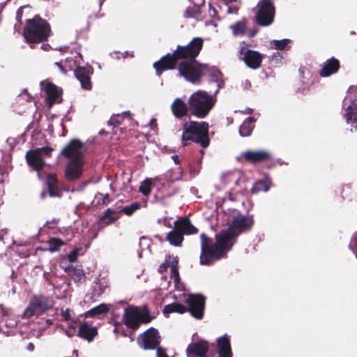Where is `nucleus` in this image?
Wrapping results in <instances>:
<instances>
[{
    "instance_id": "f257e3e1",
    "label": "nucleus",
    "mask_w": 357,
    "mask_h": 357,
    "mask_svg": "<svg viewBox=\"0 0 357 357\" xmlns=\"http://www.w3.org/2000/svg\"><path fill=\"white\" fill-rule=\"evenodd\" d=\"M254 225L252 215H238L235 217L231 225L221 230L215 235V242L205 233L200 234L201 265L210 266L213 261L220 260L227 256L236 242V238L243 232L249 231Z\"/></svg>"
},
{
    "instance_id": "aec40b11",
    "label": "nucleus",
    "mask_w": 357,
    "mask_h": 357,
    "mask_svg": "<svg viewBox=\"0 0 357 357\" xmlns=\"http://www.w3.org/2000/svg\"><path fill=\"white\" fill-rule=\"evenodd\" d=\"M242 48L240 51L241 54H243V60L245 65L252 69H257L261 67V62L264 59L263 55L257 51L252 50H245Z\"/></svg>"
},
{
    "instance_id": "a211bd4d",
    "label": "nucleus",
    "mask_w": 357,
    "mask_h": 357,
    "mask_svg": "<svg viewBox=\"0 0 357 357\" xmlns=\"http://www.w3.org/2000/svg\"><path fill=\"white\" fill-rule=\"evenodd\" d=\"M123 320L126 326L133 331L140 326L139 308L135 306H128L125 309Z\"/></svg>"
},
{
    "instance_id": "e433bc0d",
    "label": "nucleus",
    "mask_w": 357,
    "mask_h": 357,
    "mask_svg": "<svg viewBox=\"0 0 357 357\" xmlns=\"http://www.w3.org/2000/svg\"><path fill=\"white\" fill-rule=\"evenodd\" d=\"M49 251L51 252H54L60 250L62 245L65 244V243L60 238H51L49 241Z\"/></svg>"
},
{
    "instance_id": "1a4fd4ad",
    "label": "nucleus",
    "mask_w": 357,
    "mask_h": 357,
    "mask_svg": "<svg viewBox=\"0 0 357 357\" xmlns=\"http://www.w3.org/2000/svg\"><path fill=\"white\" fill-rule=\"evenodd\" d=\"M53 307V301L51 298L43 295L34 296L31 300L28 307L25 309L23 317L30 318L35 315L51 309Z\"/></svg>"
},
{
    "instance_id": "ea45409f",
    "label": "nucleus",
    "mask_w": 357,
    "mask_h": 357,
    "mask_svg": "<svg viewBox=\"0 0 357 357\" xmlns=\"http://www.w3.org/2000/svg\"><path fill=\"white\" fill-rule=\"evenodd\" d=\"M151 181L149 178L145 179L143 182H142L139 186V192H142L144 195L148 196L151 191Z\"/></svg>"
},
{
    "instance_id": "4d7b16f0",
    "label": "nucleus",
    "mask_w": 357,
    "mask_h": 357,
    "mask_svg": "<svg viewBox=\"0 0 357 357\" xmlns=\"http://www.w3.org/2000/svg\"><path fill=\"white\" fill-rule=\"evenodd\" d=\"M72 330H68L66 331V333L68 337H72L73 335V333L71 332Z\"/></svg>"
},
{
    "instance_id": "4c0bfd02",
    "label": "nucleus",
    "mask_w": 357,
    "mask_h": 357,
    "mask_svg": "<svg viewBox=\"0 0 357 357\" xmlns=\"http://www.w3.org/2000/svg\"><path fill=\"white\" fill-rule=\"evenodd\" d=\"M140 208V204L138 202L132 203L130 206H124L119 213H123L126 215H132L137 210Z\"/></svg>"
},
{
    "instance_id": "5fc2aeb1",
    "label": "nucleus",
    "mask_w": 357,
    "mask_h": 357,
    "mask_svg": "<svg viewBox=\"0 0 357 357\" xmlns=\"http://www.w3.org/2000/svg\"><path fill=\"white\" fill-rule=\"evenodd\" d=\"M257 31H258L257 29H253V30L250 31V37L255 36L257 34Z\"/></svg>"
},
{
    "instance_id": "c03bdc74",
    "label": "nucleus",
    "mask_w": 357,
    "mask_h": 357,
    "mask_svg": "<svg viewBox=\"0 0 357 357\" xmlns=\"http://www.w3.org/2000/svg\"><path fill=\"white\" fill-rule=\"evenodd\" d=\"M172 259V256L169 255H167L165 256V260L163 263H162L158 268V272L160 273H163L167 270V268L169 266V262Z\"/></svg>"
},
{
    "instance_id": "f8f14e48",
    "label": "nucleus",
    "mask_w": 357,
    "mask_h": 357,
    "mask_svg": "<svg viewBox=\"0 0 357 357\" xmlns=\"http://www.w3.org/2000/svg\"><path fill=\"white\" fill-rule=\"evenodd\" d=\"M84 144L79 139H72L61 150L60 155L70 160H84Z\"/></svg>"
},
{
    "instance_id": "79ce46f5",
    "label": "nucleus",
    "mask_w": 357,
    "mask_h": 357,
    "mask_svg": "<svg viewBox=\"0 0 357 357\" xmlns=\"http://www.w3.org/2000/svg\"><path fill=\"white\" fill-rule=\"evenodd\" d=\"M200 13L199 8L197 7H188L184 13V17L187 18L195 17Z\"/></svg>"
},
{
    "instance_id": "864d4df0",
    "label": "nucleus",
    "mask_w": 357,
    "mask_h": 357,
    "mask_svg": "<svg viewBox=\"0 0 357 357\" xmlns=\"http://www.w3.org/2000/svg\"><path fill=\"white\" fill-rule=\"evenodd\" d=\"M26 349L29 351H33L35 349L33 343L29 342L27 345Z\"/></svg>"
},
{
    "instance_id": "69168bd1",
    "label": "nucleus",
    "mask_w": 357,
    "mask_h": 357,
    "mask_svg": "<svg viewBox=\"0 0 357 357\" xmlns=\"http://www.w3.org/2000/svg\"><path fill=\"white\" fill-rule=\"evenodd\" d=\"M200 152H201L202 154H204V151L203 150H201Z\"/></svg>"
},
{
    "instance_id": "09e8293b",
    "label": "nucleus",
    "mask_w": 357,
    "mask_h": 357,
    "mask_svg": "<svg viewBox=\"0 0 357 357\" xmlns=\"http://www.w3.org/2000/svg\"><path fill=\"white\" fill-rule=\"evenodd\" d=\"M24 7H20L16 12V20L20 23H22V17L23 15Z\"/></svg>"
},
{
    "instance_id": "ddd939ff",
    "label": "nucleus",
    "mask_w": 357,
    "mask_h": 357,
    "mask_svg": "<svg viewBox=\"0 0 357 357\" xmlns=\"http://www.w3.org/2000/svg\"><path fill=\"white\" fill-rule=\"evenodd\" d=\"M137 341L144 349L153 350L160 344L161 337L156 328L151 327L139 335Z\"/></svg>"
},
{
    "instance_id": "0e129e2a",
    "label": "nucleus",
    "mask_w": 357,
    "mask_h": 357,
    "mask_svg": "<svg viewBox=\"0 0 357 357\" xmlns=\"http://www.w3.org/2000/svg\"><path fill=\"white\" fill-rule=\"evenodd\" d=\"M47 46H49V45H45V44H43V45H42V48H43L44 50H46V47H47Z\"/></svg>"
},
{
    "instance_id": "c85d7f7f",
    "label": "nucleus",
    "mask_w": 357,
    "mask_h": 357,
    "mask_svg": "<svg viewBox=\"0 0 357 357\" xmlns=\"http://www.w3.org/2000/svg\"><path fill=\"white\" fill-rule=\"evenodd\" d=\"M347 123L356 124L357 127V98H354L347 109L345 114Z\"/></svg>"
},
{
    "instance_id": "a19ab883",
    "label": "nucleus",
    "mask_w": 357,
    "mask_h": 357,
    "mask_svg": "<svg viewBox=\"0 0 357 357\" xmlns=\"http://www.w3.org/2000/svg\"><path fill=\"white\" fill-rule=\"evenodd\" d=\"M139 319L140 324L149 323L152 320L147 307L145 306L142 310H139Z\"/></svg>"
},
{
    "instance_id": "8fccbe9b",
    "label": "nucleus",
    "mask_w": 357,
    "mask_h": 357,
    "mask_svg": "<svg viewBox=\"0 0 357 357\" xmlns=\"http://www.w3.org/2000/svg\"><path fill=\"white\" fill-rule=\"evenodd\" d=\"M99 195H100L102 197V205H107L109 202L108 194L103 195L102 194L99 193Z\"/></svg>"
},
{
    "instance_id": "bf43d9fd",
    "label": "nucleus",
    "mask_w": 357,
    "mask_h": 357,
    "mask_svg": "<svg viewBox=\"0 0 357 357\" xmlns=\"http://www.w3.org/2000/svg\"><path fill=\"white\" fill-rule=\"evenodd\" d=\"M46 194H47V192L45 190H43L41 194H40V197L43 199L46 196Z\"/></svg>"
},
{
    "instance_id": "2eb2a0df",
    "label": "nucleus",
    "mask_w": 357,
    "mask_h": 357,
    "mask_svg": "<svg viewBox=\"0 0 357 357\" xmlns=\"http://www.w3.org/2000/svg\"><path fill=\"white\" fill-rule=\"evenodd\" d=\"M40 84L47 95L46 102L49 108H51L54 104L61 102L62 89L59 90L56 84L50 82H41Z\"/></svg>"
},
{
    "instance_id": "9d476101",
    "label": "nucleus",
    "mask_w": 357,
    "mask_h": 357,
    "mask_svg": "<svg viewBox=\"0 0 357 357\" xmlns=\"http://www.w3.org/2000/svg\"><path fill=\"white\" fill-rule=\"evenodd\" d=\"M256 22L261 26L271 25L274 20L275 8L271 0H260L257 4Z\"/></svg>"
},
{
    "instance_id": "412c9836",
    "label": "nucleus",
    "mask_w": 357,
    "mask_h": 357,
    "mask_svg": "<svg viewBox=\"0 0 357 357\" xmlns=\"http://www.w3.org/2000/svg\"><path fill=\"white\" fill-rule=\"evenodd\" d=\"M176 229H178L184 235H191L198 233V229L190 222L188 217L184 216L179 218L174 222Z\"/></svg>"
},
{
    "instance_id": "cd10ccee",
    "label": "nucleus",
    "mask_w": 357,
    "mask_h": 357,
    "mask_svg": "<svg viewBox=\"0 0 357 357\" xmlns=\"http://www.w3.org/2000/svg\"><path fill=\"white\" fill-rule=\"evenodd\" d=\"M119 213V211L113 210L110 208H107L105 212L102 216L98 221V227H102L105 225H109L116 222L120 216H114L113 215Z\"/></svg>"
},
{
    "instance_id": "052dcab7",
    "label": "nucleus",
    "mask_w": 357,
    "mask_h": 357,
    "mask_svg": "<svg viewBox=\"0 0 357 357\" xmlns=\"http://www.w3.org/2000/svg\"><path fill=\"white\" fill-rule=\"evenodd\" d=\"M68 328H69V330H72L73 331H75V326H73V325H70L68 326Z\"/></svg>"
},
{
    "instance_id": "9b49d317",
    "label": "nucleus",
    "mask_w": 357,
    "mask_h": 357,
    "mask_svg": "<svg viewBox=\"0 0 357 357\" xmlns=\"http://www.w3.org/2000/svg\"><path fill=\"white\" fill-rule=\"evenodd\" d=\"M187 312L196 319H202L204 314L206 297L202 294H190L185 299Z\"/></svg>"
},
{
    "instance_id": "6e6552de",
    "label": "nucleus",
    "mask_w": 357,
    "mask_h": 357,
    "mask_svg": "<svg viewBox=\"0 0 357 357\" xmlns=\"http://www.w3.org/2000/svg\"><path fill=\"white\" fill-rule=\"evenodd\" d=\"M204 46V40L201 37H195L186 45H178L174 51L179 61L195 60L199 56Z\"/></svg>"
},
{
    "instance_id": "4be33fe9",
    "label": "nucleus",
    "mask_w": 357,
    "mask_h": 357,
    "mask_svg": "<svg viewBox=\"0 0 357 357\" xmlns=\"http://www.w3.org/2000/svg\"><path fill=\"white\" fill-rule=\"evenodd\" d=\"M340 68V63L338 59L331 57L327 59L323 64L319 71V75L322 77H329L336 73Z\"/></svg>"
},
{
    "instance_id": "c9c22d12",
    "label": "nucleus",
    "mask_w": 357,
    "mask_h": 357,
    "mask_svg": "<svg viewBox=\"0 0 357 357\" xmlns=\"http://www.w3.org/2000/svg\"><path fill=\"white\" fill-rule=\"evenodd\" d=\"M169 266L171 267V278L174 280L175 282H178L180 279L179 273L178 270V257H172V259L169 262Z\"/></svg>"
},
{
    "instance_id": "c756f323",
    "label": "nucleus",
    "mask_w": 357,
    "mask_h": 357,
    "mask_svg": "<svg viewBox=\"0 0 357 357\" xmlns=\"http://www.w3.org/2000/svg\"><path fill=\"white\" fill-rule=\"evenodd\" d=\"M65 271L70 275L75 282H83L85 281V274L80 268L70 266L65 268Z\"/></svg>"
},
{
    "instance_id": "0eeeda50",
    "label": "nucleus",
    "mask_w": 357,
    "mask_h": 357,
    "mask_svg": "<svg viewBox=\"0 0 357 357\" xmlns=\"http://www.w3.org/2000/svg\"><path fill=\"white\" fill-rule=\"evenodd\" d=\"M237 160L241 162H247L254 165L264 162H271V165L268 166V168H271L278 163V161L273 159L271 152L264 149L247 150L241 153L237 158Z\"/></svg>"
},
{
    "instance_id": "4468645a",
    "label": "nucleus",
    "mask_w": 357,
    "mask_h": 357,
    "mask_svg": "<svg viewBox=\"0 0 357 357\" xmlns=\"http://www.w3.org/2000/svg\"><path fill=\"white\" fill-rule=\"evenodd\" d=\"M179 60L174 52L167 53L160 60L153 63V68L158 76H160L165 71L177 68Z\"/></svg>"
},
{
    "instance_id": "bb28decb",
    "label": "nucleus",
    "mask_w": 357,
    "mask_h": 357,
    "mask_svg": "<svg viewBox=\"0 0 357 357\" xmlns=\"http://www.w3.org/2000/svg\"><path fill=\"white\" fill-rule=\"evenodd\" d=\"M272 184L271 178L266 176L264 178L256 181L252 188L251 192L252 194H257L260 192H267Z\"/></svg>"
},
{
    "instance_id": "20e7f679",
    "label": "nucleus",
    "mask_w": 357,
    "mask_h": 357,
    "mask_svg": "<svg viewBox=\"0 0 357 357\" xmlns=\"http://www.w3.org/2000/svg\"><path fill=\"white\" fill-rule=\"evenodd\" d=\"M216 98L206 91L198 90L194 92L188 99L189 109L191 114L199 119L205 118L214 107Z\"/></svg>"
},
{
    "instance_id": "39448f33",
    "label": "nucleus",
    "mask_w": 357,
    "mask_h": 357,
    "mask_svg": "<svg viewBox=\"0 0 357 357\" xmlns=\"http://www.w3.org/2000/svg\"><path fill=\"white\" fill-rule=\"evenodd\" d=\"M206 64L201 63L197 60H184L178 63L177 70L180 76L192 84H199L203 77V71L207 68Z\"/></svg>"
},
{
    "instance_id": "a878e982",
    "label": "nucleus",
    "mask_w": 357,
    "mask_h": 357,
    "mask_svg": "<svg viewBox=\"0 0 357 357\" xmlns=\"http://www.w3.org/2000/svg\"><path fill=\"white\" fill-rule=\"evenodd\" d=\"M46 183L48 194L50 197H61V192L58 187L59 181L55 174H48Z\"/></svg>"
},
{
    "instance_id": "423d86ee",
    "label": "nucleus",
    "mask_w": 357,
    "mask_h": 357,
    "mask_svg": "<svg viewBox=\"0 0 357 357\" xmlns=\"http://www.w3.org/2000/svg\"><path fill=\"white\" fill-rule=\"evenodd\" d=\"M53 151L54 149L48 146L27 151L25 160L28 166L39 173L47 165L45 158H50Z\"/></svg>"
},
{
    "instance_id": "7c9ffc66",
    "label": "nucleus",
    "mask_w": 357,
    "mask_h": 357,
    "mask_svg": "<svg viewBox=\"0 0 357 357\" xmlns=\"http://www.w3.org/2000/svg\"><path fill=\"white\" fill-rule=\"evenodd\" d=\"M187 312L186 306L179 303H172L168 304L164 307L163 314L166 317H169L170 313L177 312L179 314H183Z\"/></svg>"
},
{
    "instance_id": "f3484780",
    "label": "nucleus",
    "mask_w": 357,
    "mask_h": 357,
    "mask_svg": "<svg viewBox=\"0 0 357 357\" xmlns=\"http://www.w3.org/2000/svg\"><path fill=\"white\" fill-rule=\"evenodd\" d=\"M93 73V68L91 66H78L74 70L75 77L79 81L81 86L84 90L92 89L91 75Z\"/></svg>"
},
{
    "instance_id": "6ab92c4d",
    "label": "nucleus",
    "mask_w": 357,
    "mask_h": 357,
    "mask_svg": "<svg viewBox=\"0 0 357 357\" xmlns=\"http://www.w3.org/2000/svg\"><path fill=\"white\" fill-rule=\"evenodd\" d=\"M210 346L215 349V344L211 345L204 340L193 342L188 345L186 353L188 357H206V354L210 351Z\"/></svg>"
},
{
    "instance_id": "473e14b6",
    "label": "nucleus",
    "mask_w": 357,
    "mask_h": 357,
    "mask_svg": "<svg viewBox=\"0 0 357 357\" xmlns=\"http://www.w3.org/2000/svg\"><path fill=\"white\" fill-rule=\"evenodd\" d=\"M254 122L255 119L253 117H248L241 125L239 128V134L242 137L250 136L252 134V130L254 129Z\"/></svg>"
},
{
    "instance_id": "603ef678",
    "label": "nucleus",
    "mask_w": 357,
    "mask_h": 357,
    "mask_svg": "<svg viewBox=\"0 0 357 357\" xmlns=\"http://www.w3.org/2000/svg\"><path fill=\"white\" fill-rule=\"evenodd\" d=\"M172 159L174 160V162L176 163V164H179L180 163V158H179V155H172Z\"/></svg>"
},
{
    "instance_id": "dca6fc26",
    "label": "nucleus",
    "mask_w": 357,
    "mask_h": 357,
    "mask_svg": "<svg viewBox=\"0 0 357 357\" xmlns=\"http://www.w3.org/2000/svg\"><path fill=\"white\" fill-rule=\"evenodd\" d=\"M84 165V160H70L65 170V176L68 181H75L81 178Z\"/></svg>"
},
{
    "instance_id": "a18cd8bd",
    "label": "nucleus",
    "mask_w": 357,
    "mask_h": 357,
    "mask_svg": "<svg viewBox=\"0 0 357 357\" xmlns=\"http://www.w3.org/2000/svg\"><path fill=\"white\" fill-rule=\"evenodd\" d=\"M79 254V249L75 248L67 256L68 259L70 262H75L77 261V256Z\"/></svg>"
},
{
    "instance_id": "680f3d73",
    "label": "nucleus",
    "mask_w": 357,
    "mask_h": 357,
    "mask_svg": "<svg viewBox=\"0 0 357 357\" xmlns=\"http://www.w3.org/2000/svg\"><path fill=\"white\" fill-rule=\"evenodd\" d=\"M299 73H300L301 77H303V74H304V71L301 68H300L299 69Z\"/></svg>"
},
{
    "instance_id": "393cba45",
    "label": "nucleus",
    "mask_w": 357,
    "mask_h": 357,
    "mask_svg": "<svg viewBox=\"0 0 357 357\" xmlns=\"http://www.w3.org/2000/svg\"><path fill=\"white\" fill-rule=\"evenodd\" d=\"M219 357H232L230 340L225 335L217 339Z\"/></svg>"
},
{
    "instance_id": "49530a36",
    "label": "nucleus",
    "mask_w": 357,
    "mask_h": 357,
    "mask_svg": "<svg viewBox=\"0 0 357 357\" xmlns=\"http://www.w3.org/2000/svg\"><path fill=\"white\" fill-rule=\"evenodd\" d=\"M121 121H122V118L119 115L113 116L108 121V125L113 126L115 127L118 125H120L121 123Z\"/></svg>"
},
{
    "instance_id": "3c124183",
    "label": "nucleus",
    "mask_w": 357,
    "mask_h": 357,
    "mask_svg": "<svg viewBox=\"0 0 357 357\" xmlns=\"http://www.w3.org/2000/svg\"><path fill=\"white\" fill-rule=\"evenodd\" d=\"M55 65H56V66H58V68L60 69V70H61L63 73H64V74H66V70L64 69V68H63V66L61 65V62H56V63H55Z\"/></svg>"
},
{
    "instance_id": "58836bf2",
    "label": "nucleus",
    "mask_w": 357,
    "mask_h": 357,
    "mask_svg": "<svg viewBox=\"0 0 357 357\" xmlns=\"http://www.w3.org/2000/svg\"><path fill=\"white\" fill-rule=\"evenodd\" d=\"M220 74H221L220 72L218 70H217L211 74L212 81L217 82V89H216L214 94L211 95L212 96H215V98H216V96L218 93L219 90L221 88H222L224 86L223 81L219 79V76Z\"/></svg>"
},
{
    "instance_id": "72a5a7b5",
    "label": "nucleus",
    "mask_w": 357,
    "mask_h": 357,
    "mask_svg": "<svg viewBox=\"0 0 357 357\" xmlns=\"http://www.w3.org/2000/svg\"><path fill=\"white\" fill-rule=\"evenodd\" d=\"M109 310V308L105 304H100L96 307H93L90 310L87 311L85 314L86 317H96L98 315H101L106 314Z\"/></svg>"
},
{
    "instance_id": "e2e57ef3",
    "label": "nucleus",
    "mask_w": 357,
    "mask_h": 357,
    "mask_svg": "<svg viewBox=\"0 0 357 357\" xmlns=\"http://www.w3.org/2000/svg\"><path fill=\"white\" fill-rule=\"evenodd\" d=\"M122 335L125 337L128 336V335L126 333V332L124 331V330H122Z\"/></svg>"
},
{
    "instance_id": "5701e85b",
    "label": "nucleus",
    "mask_w": 357,
    "mask_h": 357,
    "mask_svg": "<svg viewBox=\"0 0 357 357\" xmlns=\"http://www.w3.org/2000/svg\"><path fill=\"white\" fill-rule=\"evenodd\" d=\"M98 335V328L90 325L88 322H83L79 326L77 336L89 342L93 341Z\"/></svg>"
},
{
    "instance_id": "de8ad7c7",
    "label": "nucleus",
    "mask_w": 357,
    "mask_h": 357,
    "mask_svg": "<svg viewBox=\"0 0 357 357\" xmlns=\"http://www.w3.org/2000/svg\"><path fill=\"white\" fill-rule=\"evenodd\" d=\"M70 310L69 308H67L65 310H61V315L64 321H69L71 319V316H70Z\"/></svg>"
},
{
    "instance_id": "f704fd0d",
    "label": "nucleus",
    "mask_w": 357,
    "mask_h": 357,
    "mask_svg": "<svg viewBox=\"0 0 357 357\" xmlns=\"http://www.w3.org/2000/svg\"><path fill=\"white\" fill-rule=\"evenodd\" d=\"M234 36H243L245 33L246 22L244 20L238 21L230 26Z\"/></svg>"
},
{
    "instance_id": "13d9d810",
    "label": "nucleus",
    "mask_w": 357,
    "mask_h": 357,
    "mask_svg": "<svg viewBox=\"0 0 357 357\" xmlns=\"http://www.w3.org/2000/svg\"><path fill=\"white\" fill-rule=\"evenodd\" d=\"M114 332L116 333H120V328L119 326H116L114 329Z\"/></svg>"
},
{
    "instance_id": "6e6d98bb",
    "label": "nucleus",
    "mask_w": 357,
    "mask_h": 357,
    "mask_svg": "<svg viewBox=\"0 0 357 357\" xmlns=\"http://www.w3.org/2000/svg\"><path fill=\"white\" fill-rule=\"evenodd\" d=\"M211 15H215L217 14V10L215 8L210 9Z\"/></svg>"
},
{
    "instance_id": "f03ea898",
    "label": "nucleus",
    "mask_w": 357,
    "mask_h": 357,
    "mask_svg": "<svg viewBox=\"0 0 357 357\" xmlns=\"http://www.w3.org/2000/svg\"><path fill=\"white\" fill-rule=\"evenodd\" d=\"M51 32L50 23L39 15L26 20L23 28V36L29 44L47 41Z\"/></svg>"
},
{
    "instance_id": "2f4dec72",
    "label": "nucleus",
    "mask_w": 357,
    "mask_h": 357,
    "mask_svg": "<svg viewBox=\"0 0 357 357\" xmlns=\"http://www.w3.org/2000/svg\"><path fill=\"white\" fill-rule=\"evenodd\" d=\"M167 240L172 245L181 246L183 241V235L174 226V229L167 234Z\"/></svg>"
},
{
    "instance_id": "7ed1b4c3",
    "label": "nucleus",
    "mask_w": 357,
    "mask_h": 357,
    "mask_svg": "<svg viewBox=\"0 0 357 357\" xmlns=\"http://www.w3.org/2000/svg\"><path fill=\"white\" fill-rule=\"evenodd\" d=\"M208 123L207 122H197L190 121L183 126L181 142L184 146L192 142H195L205 149L208 146L210 139L208 137Z\"/></svg>"
},
{
    "instance_id": "37998d69",
    "label": "nucleus",
    "mask_w": 357,
    "mask_h": 357,
    "mask_svg": "<svg viewBox=\"0 0 357 357\" xmlns=\"http://www.w3.org/2000/svg\"><path fill=\"white\" fill-rule=\"evenodd\" d=\"M289 39H282L280 40H273V45L275 48L278 50H283L285 49L288 43H289Z\"/></svg>"
},
{
    "instance_id": "b1692460",
    "label": "nucleus",
    "mask_w": 357,
    "mask_h": 357,
    "mask_svg": "<svg viewBox=\"0 0 357 357\" xmlns=\"http://www.w3.org/2000/svg\"><path fill=\"white\" fill-rule=\"evenodd\" d=\"M171 110L176 118L182 119L188 114V107L181 98H176L171 105Z\"/></svg>"
}]
</instances>
